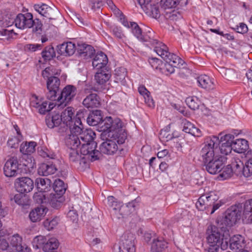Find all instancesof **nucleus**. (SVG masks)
<instances>
[{
	"mask_svg": "<svg viewBox=\"0 0 252 252\" xmlns=\"http://www.w3.org/2000/svg\"><path fill=\"white\" fill-rule=\"evenodd\" d=\"M197 82L202 88L207 90H213L215 88L213 79L206 75H201L197 78Z\"/></svg>",
	"mask_w": 252,
	"mask_h": 252,
	"instance_id": "nucleus-29",
	"label": "nucleus"
},
{
	"mask_svg": "<svg viewBox=\"0 0 252 252\" xmlns=\"http://www.w3.org/2000/svg\"><path fill=\"white\" fill-rule=\"evenodd\" d=\"M180 0H161L160 5L164 9L175 8L179 3Z\"/></svg>",
	"mask_w": 252,
	"mask_h": 252,
	"instance_id": "nucleus-49",
	"label": "nucleus"
},
{
	"mask_svg": "<svg viewBox=\"0 0 252 252\" xmlns=\"http://www.w3.org/2000/svg\"><path fill=\"white\" fill-rule=\"evenodd\" d=\"M76 94V88L72 85H67L63 89L60 95L57 96L56 100L66 103L71 101Z\"/></svg>",
	"mask_w": 252,
	"mask_h": 252,
	"instance_id": "nucleus-20",
	"label": "nucleus"
},
{
	"mask_svg": "<svg viewBox=\"0 0 252 252\" xmlns=\"http://www.w3.org/2000/svg\"><path fill=\"white\" fill-rule=\"evenodd\" d=\"M46 241V238L39 235L35 237L32 240V244L33 248L36 249H39L40 247L43 246L45 242Z\"/></svg>",
	"mask_w": 252,
	"mask_h": 252,
	"instance_id": "nucleus-51",
	"label": "nucleus"
},
{
	"mask_svg": "<svg viewBox=\"0 0 252 252\" xmlns=\"http://www.w3.org/2000/svg\"><path fill=\"white\" fill-rule=\"evenodd\" d=\"M220 245L218 244H210L207 243V245L205 248V251L206 252H218Z\"/></svg>",
	"mask_w": 252,
	"mask_h": 252,
	"instance_id": "nucleus-60",
	"label": "nucleus"
},
{
	"mask_svg": "<svg viewBox=\"0 0 252 252\" xmlns=\"http://www.w3.org/2000/svg\"><path fill=\"white\" fill-rule=\"evenodd\" d=\"M143 10L149 16L155 19H158L160 17V13L158 4L149 3L143 7Z\"/></svg>",
	"mask_w": 252,
	"mask_h": 252,
	"instance_id": "nucleus-34",
	"label": "nucleus"
},
{
	"mask_svg": "<svg viewBox=\"0 0 252 252\" xmlns=\"http://www.w3.org/2000/svg\"><path fill=\"white\" fill-rule=\"evenodd\" d=\"M225 158L222 156L216 157L214 159L204 163L206 170L211 174L220 172L223 167Z\"/></svg>",
	"mask_w": 252,
	"mask_h": 252,
	"instance_id": "nucleus-15",
	"label": "nucleus"
},
{
	"mask_svg": "<svg viewBox=\"0 0 252 252\" xmlns=\"http://www.w3.org/2000/svg\"><path fill=\"white\" fill-rule=\"evenodd\" d=\"M41 45L39 44H27L25 45L24 49L26 51L32 52L41 49Z\"/></svg>",
	"mask_w": 252,
	"mask_h": 252,
	"instance_id": "nucleus-59",
	"label": "nucleus"
},
{
	"mask_svg": "<svg viewBox=\"0 0 252 252\" xmlns=\"http://www.w3.org/2000/svg\"><path fill=\"white\" fill-rule=\"evenodd\" d=\"M48 210L45 206H38L30 212V219L32 222L39 221L46 215Z\"/></svg>",
	"mask_w": 252,
	"mask_h": 252,
	"instance_id": "nucleus-24",
	"label": "nucleus"
},
{
	"mask_svg": "<svg viewBox=\"0 0 252 252\" xmlns=\"http://www.w3.org/2000/svg\"><path fill=\"white\" fill-rule=\"evenodd\" d=\"M38 152L39 155L44 158H48L51 159H54L56 157V155L54 153L50 151L46 148H41L40 150L38 151Z\"/></svg>",
	"mask_w": 252,
	"mask_h": 252,
	"instance_id": "nucleus-53",
	"label": "nucleus"
},
{
	"mask_svg": "<svg viewBox=\"0 0 252 252\" xmlns=\"http://www.w3.org/2000/svg\"><path fill=\"white\" fill-rule=\"evenodd\" d=\"M36 142L31 141L22 143L20 146V152L25 155H30L35 151Z\"/></svg>",
	"mask_w": 252,
	"mask_h": 252,
	"instance_id": "nucleus-40",
	"label": "nucleus"
},
{
	"mask_svg": "<svg viewBox=\"0 0 252 252\" xmlns=\"http://www.w3.org/2000/svg\"><path fill=\"white\" fill-rule=\"evenodd\" d=\"M112 32L116 37L119 39H122L125 36L121 29L118 27L113 28Z\"/></svg>",
	"mask_w": 252,
	"mask_h": 252,
	"instance_id": "nucleus-61",
	"label": "nucleus"
},
{
	"mask_svg": "<svg viewBox=\"0 0 252 252\" xmlns=\"http://www.w3.org/2000/svg\"><path fill=\"white\" fill-rule=\"evenodd\" d=\"M21 138L19 137H12L9 138L7 141V145L11 148H17L19 146V143L21 141Z\"/></svg>",
	"mask_w": 252,
	"mask_h": 252,
	"instance_id": "nucleus-56",
	"label": "nucleus"
},
{
	"mask_svg": "<svg viewBox=\"0 0 252 252\" xmlns=\"http://www.w3.org/2000/svg\"><path fill=\"white\" fill-rule=\"evenodd\" d=\"M59 219L57 218H55L53 219L52 220H50L49 219H47L45 220L43 224L45 228H46L48 230L52 229L58 224Z\"/></svg>",
	"mask_w": 252,
	"mask_h": 252,
	"instance_id": "nucleus-54",
	"label": "nucleus"
},
{
	"mask_svg": "<svg viewBox=\"0 0 252 252\" xmlns=\"http://www.w3.org/2000/svg\"><path fill=\"white\" fill-rule=\"evenodd\" d=\"M111 74L108 70H104L103 69H98L94 76L96 83L101 85L105 83L110 78Z\"/></svg>",
	"mask_w": 252,
	"mask_h": 252,
	"instance_id": "nucleus-38",
	"label": "nucleus"
},
{
	"mask_svg": "<svg viewBox=\"0 0 252 252\" xmlns=\"http://www.w3.org/2000/svg\"><path fill=\"white\" fill-rule=\"evenodd\" d=\"M182 125L183 126V130L185 132L189 133L194 136L200 137L201 136V130L186 119L182 120Z\"/></svg>",
	"mask_w": 252,
	"mask_h": 252,
	"instance_id": "nucleus-27",
	"label": "nucleus"
},
{
	"mask_svg": "<svg viewBox=\"0 0 252 252\" xmlns=\"http://www.w3.org/2000/svg\"><path fill=\"white\" fill-rule=\"evenodd\" d=\"M102 119L101 111L95 110L89 114L87 118V122L90 126H99Z\"/></svg>",
	"mask_w": 252,
	"mask_h": 252,
	"instance_id": "nucleus-31",
	"label": "nucleus"
},
{
	"mask_svg": "<svg viewBox=\"0 0 252 252\" xmlns=\"http://www.w3.org/2000/svg\"><path fill=\"white\" fill-rule=\"evenodd\" d=\"M235 30L239 33L244 34L248 32V28L245 24L241 23L240 24V26H237Z\"/></svg>",
	"mask_w": 252,
	"mask_h": 252,
	"instance_id": "nucleus-63",
	"label": "nucleus"
},
{
	"mask_svg": "<svg viewBox=\"0 0 252 252\" xmlns=\"http://www.w3.org/2000/svg\"><path fill=\"white\" fill-rule=\"evenodd\" d=\"M121 144H119L117 140L114 138H110L105 141L102 142L99 146V152L101 154L107 155H112L117 153L120 149Z\"/></svg>",
	"mask_w": 252,
	"mask_h": 252,
	"instance_id": "nucleus-13",
	"label": "nucleus"
},
{
	"mask_svg": "<svg viewBox=\"0 0 252 252\" xmlns=\"http://www.w3.org/2000/svg\"><path fill=\"white\" fill-rule=\"evenodd\" d=\"M57 170L55 165L43 163L39 167L38 173L40 175L48 176L54 174Z\"/></svg>",
	"mask_w": 252,
	"mask_h": 252,
	"instance_id": "nucleus-33",
	"label": "nucleus"
},
{
	"mask_svg": "<svg viewBox=\"0 0 252 252\" xmlns=\"http://www.w3.org/2000/svg\"><path fill=\"white\" fill-rule=\"evenodd\" d=\"M242 219L246 223H252V206H244Z\"/></svg>",
	"mask_w": 252,
	"mask_h": 252,
	"instance_id": "nucleus-46",
	"label": "nucleus"
},
{
	"mask_svg": "<svg viewBox=\"0 0 252 252\" xmlns=\"http://www.w3.org/2000/svg\"><path fill=\"white\" fill-rule=\"evenodd\" d=\"M53 67H46L43 72L44 77H48L47 81V88L48 92L46 93L47 99L54 101L57 99L58 93H60V80L58 77L53 76V75L60 74L58 71H53Z\"/></svg>",
	"mask_w": 252,
	"mask_h": 252,
	"instance_id": "nucleus-4",
	"label": "nucleus"
},
{
	"mask_svg": "<svg viewBox=\"0 0 252 252\" xmlns=\"http://www.w3.org/2000/svg\"><path fill=\"white\" fill-rule=\"evenodd\" d=\"M42 57L45 61H50L56 56V53L52 46H47L42 51Z\"/></svg>",
	"mask_w": 252,
	"mask_h": 252,
	"instance_id": "nucleus-45",
	"label": "nucleus"
},
{
	"mask_svg": "<svg viewBox=\"0 0 252 252\" xmlns=\"http://www.w3.org/2000/svg\"><path fill=\"white\" fill-rule=\"evenodd\" d=\"M67 217L70 219L73 223H75V226H76V223L78 220L77 211L73 209L70 210L67 213Z\"/></svg>",
	"mask_w": 252,
	"mask_h": 252,
	"instance_id": "nucleus-58",
	"label": "nucleus"
},
{
	"mask_svg": "<svg viewBox=\"0 0 252 252\" xmlns=\"http://www.w3.org/2000/svg\"><path fill=\"white\" fill-rule=\"evenodd\" d=\"M80 119L76 118L73 126H70L68 131L70 132L65 138V142L69 149H79L82 144L81 133L84 131Z\"/></svg>",
	"mask_w": 252,
	"mask_h": 252,
	"instance_id": "nucleus-5",
	"label": "nucleus"
},
{
	"mask_svg": "<svg viewBox=\"0 0 252 252\" xmlns=\"http://www.w3.org/2000/svg\"><path fill=\"white\" fill-rule=\"evenodd\" d=\"M45 120L46 125L48 127L53 128L55 127L59 126V128H61L62 119L61 118L60 114H55L52 115H49L46 116Z\"/></svg>",
	"mask_w": 252,
	"mask_h": 252,
	"instance_id": "nucleus-30",
	"label": "nucleus"
},
{
	"mask_svg": "<svg viewBox=\"0 0 252 252\" xmlns=\"http://www.w3.org/2000/svg\"><path fill=\"white\" fill-rule=\"evenodd\" d=\"M135 206H120L119 212L122 217L129 215L135 211Z\"/></svg>",
	"mask_w": 252,
	"mask_h": 252,
	"instance_id": "nucleus-50",
	"label": "nucleus"
},
{
	"mask_svg": "<svg viewBox=\"0 0 252 252\" xmlns=\"http://www.w3.org/2000/svg\"><path fill=\"white\" fill-rule=\"evenodd\" d=\"M233 150L238 153H244L248 148V141L243 139L233 140Z\"/></svg>",
	"mask_w": 252,
	"mask_h": 252,
	"instance_id": "nucleus-37",
	"label": "nucleus"
},
{
	"mask_svg": "<svg viewBox=\"0 0 252 252\" xmlns=\"http://www.w3.org/2000/svg\"><path fill=\"white\" fill-rule=\"evenodd\" d=\"M143 38L146 40L144 42H150L154 46V51L165 62L162 69L167 75L173 73L175 68L180 67L184 62L178 56L168 51L167 46L162 42L155 39L154 33L149 31V34L143 35Z\"/></svg>",
	"mask_w": 252,
	"mask_h": 252,
	"instance_id": "nucleus-2",
	"label": "nucleus"
},
{
	"mask_svg": "<svg viewBox=\"0 0 252 252\" xmlns=\"http://www.w3.org/2000/svg\"><path fill=\"white\" fill-rule=\"evenodd\" d=\"M51 181L47 178H37L35 180V185L40 192H46L51 189Z\"/></svg>",
	"mask_w": 252,
	"mask_h": 252,
	"instance_id": "nucleus-32",
	"label": "nucleus"
},
{
	"mask_svg": "<svg viewBox=\"0 0 252 252\" xmlns=\"http://www.w3.org/2000/svg\"><path fill=\"white\" fill-rule=\"evenodd\" d=\"M244 241V238L241 235L234 236L230 238L229 235L228 244H229L230 248L232 250L243 251L245 246Z\"/></svg>",
	"mask_w": 252,
	"mask_h": 252,
	"instance_id": "nucleus-23",
	"label": "nucleus"
},
{
	"mask_svg": "<svg viewBox=\"0 0 252 252\" xmlns=\"http://www.w3.org/2000/svg\"><path fill=\"white\" fill-rule=\"evenodd\" d=\"M18 158L16 156L10 157L5 163L3 173L8 177H15L17 174L19 168Z\"/></svg>",
	"mask_w": 252,
	"mask_h": 252,
	"instance_id": "nucleus-14",
	"label": "nucleus"
},
{
	"mask_svg": "<svg viewBox=\"0 0 252 252\" xmlns=\"http://www.w3.org/2000/svg\"><path fill=\"white\" fill-rule=\"evenodd\" d=\"M138 92L141 94L144 99L145 103L150 107L153 108L155 106L154 102L153 99L149 95V92L143 86H141L138 88Z\"/></svg>",
	"mask_w": 252,
	"mask_h": 252,
	"instance_id": "nucleus-43",
	"label": "nucleus"
},
{
	"mask_svg": "<svg viewBox=\"0 0 252 252\" xmlns=\"http://www.w3.org/2000/svg\"><path fill=\"white\" fill-rule=\"evenodd\" d=\"M53 189L56 193H51L49 194L48 203L56 205L57 202L63 203L64 200L62 196L66 190V187L63 182L60 180H56L54 183Z\"/></svg>",
	"mask_w": 252,
	"mask_h": 252,
	"instance_id": "nucleus-8",
	"label": "nucleus"
},
{
	"mask_svg": "<svg viewBox=\"0 0 252 252\" xmlns=\"http://www.w3.org/2000/svg\"><path fill=\"white\" fill-rule=\"evenodd\" d=\"M77 50L80 56L86 59L92 58L95 52L93 46L85 43L78 44Z\"/></svg>",
	"mask_w": 252,
	"mask_h": 252,
	"instance_id": "nucleus-25",
	"label": "nucleus"
},
{
	"mask_svg": "<svg viewBox=\"0 0 252 252\" xmlns=\"http://www.w3.org/2000/svg\"><path fill=\"white\" fill-rule=\"evenodd\" d=\"M76 49H77L75 44L68 42L63 43L61 45L60 52L62 55L69 56L75 53Z\"/></svg>",
	"mask_w": 252,
	"mask_h": 252,
	"instance_id": "nucleus-36",
	"label": "nucleus"
},
{
	"mask_svg": "<svg viewBox=\"0 0 252 252\" xmlns=\"http://www.w3.org/2000/svg\"><path fill=\"white\" fill-rule=\"evenodd\" d=\"M213 197V195L211 194L210 195H207L206 194L201 195L198 199V202L199 203V205H205L206 204L209 203L208 202H206V200H208V199H211Z\"/></svg>",
	"mask_w": 252,
	"mask_h": 252,
	"instance_id": "nucleus-62",
	"label": "nucleus"
},
{
	"mask_svg": "<svg viewBox=\"0 0 252 252\" xmlns=\"http://www.w3.org/2000/svg\"><path fill=\"white\" fill-rule=\"evenodd\" d=\"M10 246L16 252H30L31 249L26 245H22V238L18 234H15L9 238Z\"/></svg>",
	"mask_w": 252,
	"mask_h": 252,
	"instance_id": "nucleus-19",
	"label": "nucleus"
},
{
	"mask_svg": "<svg viewBox=\"0 0 252 252\" xmlns=\"http://www.w3.org/2000/svg\"><path fill=\"white\" fill-rule=\"evenodd\" d=\"M239 206H232V209H228L223 216L217 220V226L210 225L207 230V243L211 245H220L222 250L226 249L228 246L229 231L230 227L235 224L237 220L241 216V212L239 210Z\"/></svg>",
	"mask_w": 252,
	"mask_h": 252,
	"instance_id": "nucleus-1",
	"label": "nucleus"
},
{
	"mask_svg": "<svg viewBox=\"0 0 252 252\" xmlns=\"http://www.w3.org/2000/svg\"><path fill=\"white\" fill-rule=\"evenodd\" d=\"M112 122V118L111 117H106L104 119L100 121L99 125L100 127V131H102L104 134L109 135V133L110 132L111 130V125Z\"/></svg>",
	"mask_w": 252,
	"mask_h": 252,
	"instance_id": "nucleus-41",
	"label": "nucleus"
},
{
	"mask_svg": "<svg viewBox=\"0 0 252 252\" xmlns=\"http://www.w3.org/2000/svg\"><path fill=\"white\" fill-rule=\"evenodd\" d=\"M94 88L90 85H86L84 89L86 97L83 101V105L88 108H97L100 105V99L97 94L93 93Z\"/></svg>",
	"mask_w": 252,
	"mask_h": 252,
	"instance_id": "nucleus-9",
	"label": "nucleus"
},
{
	"mask_svg": "<svg viewBox=\"0 0 252 252\" xmlns=\"http://www.w3.org/2000/svg\"><path fill=\"white\" fill-rule=\"evenodd\" d=\"M33 16L31 13L18 14L15 18V25L20 29L32 28Z\"/></svg>",
	"mask_w": 252,
	"mask_h": 252,
	"instance_id": "nucleus-17",
	"label": "nucleus"
},
{
	"mask_svg": "<svg viewBox=\"0 0 252 252\" xmlns=\"http://www.w3.org/2000/svg\"><path fill=\"white\" fill-rule=\"evenodd\" d=\"M221 170L222 171L220 176L224 180L230 178L234 174L233 168L229 165H228L224 168L222 167Z\"/></svg>",
	"mask_w": 252,
	"mask_h": 252,
	"instance_id": "nucleus-52",
	"label": "nucleus"
},
{
	"mask_svg": "<svg viewBox=\"0 0 252 252\" xmlns=\"http://www.w3.org/2000/svg\"><path fill=\"white\" fill-rule=\"evenodd\" d=\"M108 136L117 140L119 144L125 143L127 137V134L124 125L119 118H112L111 130Z\"/></svg>",
	"mask_w": 252,
	"mask_h": 252,
	"instance_id": "nucleus-7",
	"label": "nucleus"
},
{
	"mask_svg": "<svg viewBox=\"0 0 252 252\" xmlns=\"http://www.w3.org/2000/svg\"><path fill=\"white\" fill-rule=\"evenodd\" d=\"M95 135L91 129H85L80 135L82 144L79 148L80 153L92 161L98 159L100 157L99 151L96 150L97 144L93 140Z\"/></svg>",
	"mask_w": 252,
	"mask_h": 252,
	"instance_id": "nucleus-3",
	"label": "nucleus"
},
{
	"mask_svg": "<svg viewBox=\"0 0 252 252\" xmlns=\"http://www.w3.org/2000/svg\"><path fill=\"white\" fill-rule=\"evenodd\" d=\"M114 82L120 83L122 85H125L126 81L125 78L126 76V69L124 67H118L115 70Z\"/></svg>",
	"mask_w": 252,
	"mask_h": 252,
	"instance_id": "nucleus-39",
	"label": "nucleus"
},
{
	"mask_svg": "<svg viewBox=\"0 0 252 252\" xmlns=\"http://www.w3.org/2000/svg\"><path fill=\"white\" fill-rule=\"evenodd\" d=\"M79 153V149H69L68 157L70 161L76 163H79V164L81 162L86 163L85 158L84 157L82 158Z\"/></svg>",
	"mask_w": 252,
	"mask_h": 252,
	"instance_id": "nucleus-35",
	"label": "nucleus"
},
{
	"mask_svg": "<svg viewBox=\"0 0 252 252\" xmlns=\"http://www.w3.org/2000/svg\"><path fill=\"white\" fill-rule=\"evenodd\" d=\"M42 26L43 25L42 23L38 19H35L34 20H33L32 27L33 28L32 31L33 32H36L40 33L42 32Z\"/></svg>",
	"mask_w": 252,
	"mask_h": 252,
	"instance_id": "nucleus-57",
	"label": "nucleus"
},
{
	"mask_svg": "<svg viewBox=\"0 0 252 252\" xmlns=\"http://www.w3.org/2000/svg\"><path fill=\"white\" fill-rule=\"evenodd\" d=\"M34 9L41 15L47 18L49 21L52 20H55L56 18L60 15L59 10L55 6L51 7L48 5L42 3L41 4H35Z\"/></svg>",
	"mask_w": 252,
	"mask_h": 252,
	"instance_id": "nucleus-12",
	"label": "nucleus"
},
{
	"mask_svg": "<svg viewBox=\"0 0 252 252\" xmlns=\"http://www.w3.org/2000/svg\"><path fill=\"white\" fill-rule=\"evenodd\" d=\"M59 244V242L56 238H50L48 240H46L42 249L45 252H49L50 251H53L58 248Z\"/></svg>",
	"mask_w": 252,
	"mask_h": 252,
	"instance_id": "nucleus-44",
	"label": "nucleus"
},
{
	"mask_svg": "<svg viewBox=\"0 0 252 252\" xmlns=\"http://www.w3.org/2000/svg\"><path fill=\"white\" fill-rule=\"evenodd\" d=\"M73 115V108L70 107L66 108L62 112L61 115H60L61 118L62 119V125L61 128H59V132H67L68 130L69 129L70 126H73L75 121V120H74V121H72ZM75 118L80 119L79 117H76Z\"/></svg>",
	"mask_w": 252,
	"mask_h": 252,
	"instance_id": "nucleus-10",
	"label": "nucleus"
},
{
	"mask_svg": "<svg viewBox=\"0 0 252 252\" xmlns=\"http://www.w3.org/2000/svg\"><path fill=\"white\" fill-rule=\"evenodd\" d=\"M229 165L233 168L234 174L237 176H239L242 173L244 175L245 166L243 163L239 158H234Z\"/></svg>",
	"mask_w": 252,
	"mask_h": 252,
	"instance_id": "nucleus-42",
	"label": "nucleus"
},
{
	"mask_svg": "<svg viewBox=\"0 0 252 252\" xmlns=\"http://www.w3.org/2000/svg\"><path fill=\"white\" fill-rule=\"evenodd\" d=\"M48 103L46 101H43L41 98H39L36 95L33 94L30 98V106L38 109V112L41 114H44L45 113L50 110V104L47 107Z\"/></svg>",
	"mask_w": 252,
	"mask_h": 252,
	"instance_id": "nucleus-21",
	"label": "nucleus"
},
{
	"mask_svg": "<svg viewBox=\"0 0 252 252\" xmlns=\"http://www.w3.org/2000/svg\"><path fill=\"white\" fill-rule=\"evenodd\" d=\"M219 143V138L216 136L208 137L205 139L204 146L200 152L204 163L214 159L216 157L220 156L217 154Z\"/></svg>",
	"mask_w": 252,
	"mask_h": 252,
	"instance_id": "nucleus-6",
	"label": "nucleus"
},
{
	"mask_svg": "<svg viewBox=\"0 0 252 252\" xmlns=\"http://www.w3.org/2000/svg\"><path fill=\"white\" fill-rule=\"evenodd\" d=\"M49 195L46 197L42 192H39L35 193L33 195V198L35 203L41 205L43 203H48V198ZM48 204H50L48 203Z\"/></svg>",
	"mask_w": 252,
	"mask_h": 252,
	"instance_id": "nucleus-47",
	"label": "nucleus"
},
{
	"mask_svg": "<svg viewBox=\"0 0 252 252\" xmlns=\"http://www.w3.org/2000/svg\"><path fill=\"white\" fill-rule=\"evenodd\" d=\"M108 63L107 56L103 52H99L95 55L92 62L94 68L101 69L105 68Z\"/></svg>",
	"mask_w": 252,
	"mask_h": 252,
	"instance_id": "nucleus-22",
	"label": "nucleus"
},
{
	"mask_svg": "<svg viewBox=\"0 0 252 252\" xmlns=\"http://www.w3.org/2000/svg\"><path fill=\"white\" fill-rule=\"evenodd\" d=\"M234 138L233 135L231 134H225L221 136L219 139V149L222 154L227 155L230 154L233 149V140Z\"/></svg>",
	"mask_w": 252,
	"mask_h": 252,
	"instance_id": "nucleus-18",
	"label": "nucleus"
},
{
	"mask_svg": "<svg viewBox=\"0 0 252 252\" xmlns=\"http://www.w3.org/2000/svg\"><path fill=\"white\" fill-rule=\"evenodd\" d=\"M15 186L18 192L24 193L32 191L34 185L33 182L31 178L23 177L18 178L15 180Z\"/></svg>",
	"mask_w": 252,
	"mask_h": 252,
	"instance_id": "nucleus-16",
	"label": "nucleus"
},
{
	"mask_svg": "<svg viewBox=\"0 0 252 252\" xmlns=\"http://www.w3.org/2000/svg\"><path fill=\"white\" fill-rule=\"evenodd\" d=\"M123 25L126 27L131 29V31L134 35L139 40H146L143 38V35L142 33V30L135 22L128 23L127 21L124 20L122 22Z\"/></svg>",
	"mask_w": 252,
	"mask_h": 252,
	"instance_id": "nucleus-28",
	"label": "nucleus"
},
{
	"mask_svg": "<svg viewBox=\"0 0 252 252\" xmlns=\"http://www.w3.org/2000/svg\"><path fill=\"white\" fill-rule=\"evenodd\" d=\"M9 247L7 241L1 236H0V249L2 251L6 250Z\"/></svg>",
	"mask_w": 252,
	"mask_h": 252,
	"instance_id": "nucleus-64",
	"label": "nucleus"
},
{
	"mask_svg": "<svg viewBox=\"0 0 252 252\" xmlns=\"http://www.w3.org/2000/svg\"><path fill=\"white\" fill-rule=\"evenodd\" d=\"M186 102L188 106L192 110L197 109L200 104V101L195 96L187 97L186 99Z\"/></svg>",
	"mask_w": 252,
	"mask_h": 252,
	"instance_id": "nucleus-48",
	"label": "nucleus"
},
{
	"mask_svg": "<svg viewBox=\"0 0 252 252\" xmlns=\"http://www.w3.org/2000/svg\"><path fill=\"white\" fill-rule=\"evenodd\" d=\"M167 243L161 237H154L151 244V250L153 252H161L167 247Z\"/></svg>",
	"mask_w": 252,
	"mask_h": 252,
	"instance_id": "nucleus-26",
	"label": "nucleus"
},
{
	"mask_svg": "<svg viewBox=\"0 0 252 252\" xmlns=\"http://www.w3.org/2000/svg\"><path fill=\"white\" fill-rule=\"evenodd\" d=\"M252 175V157L245 164L244 168V176L249 177Z\"/></svg>",
	"mask_w": 252,
	"mask_h": 252,
	"instance_id": "nucleus-55",
	"label": "nucleus"
},
{
	"mask_svg": "<svg viewBox=\"0 0 252 252\" xmlns=\"http://www.w3.org/2000/svg\"><path fill=\"white\" fill-rule=\"evenodd\" d=\"M135 240L133 234L129 232L124 233L120 243L119 252H135Z\"/></svg>",
	"mask_w": 252,
	"mask_h": 252,
	"instance_id": "nucleus-11",
	"label": "nucleus"
}]
</instances>
